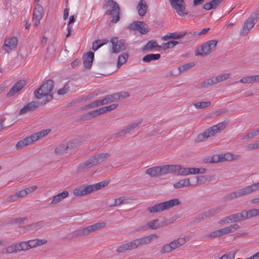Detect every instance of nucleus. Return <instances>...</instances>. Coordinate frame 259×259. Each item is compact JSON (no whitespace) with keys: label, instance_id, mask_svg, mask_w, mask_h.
Masks as SVG:
<instances>
[{"label":"nucleus","instance_id":"nucleus-63","mask_svg":"<svg viewBox=\"0 0 259 259\" xmlns=\"http://www.w3.org/2000/svg\"><path fill=\"white\" fill-rule=\"evenodd\" d=\"M259 135L258 132L256 129H255L253 130L252 132L249 133L246 136V139H250L252 138L253 137L257 136Z\"/></svg>","mask_w":259,"mask_h":259},{"label":"nucleus","instance_id":"nucleus-61","mask_svg":"<svg viewBox=\"0 0 259 259\" xmlns=\"http://www.w3.org/2000/svg\"><path fill=\"white\" fill-rule=\"evenodd\" d=\"M19 198H18V197L17 196V195L16 193L15 194H13V195H12L11 196H8L6 198V201L7 202L10 203V202H12L16 201Z\"/></svg>","mask_w":259,"mask_h":259},{"label":"nucleus","instance_id":"nucleus-32","mask_svg":"<svg viewBox=\"0 0 259 259\" xmlns=\"http://www.w3.org/2000/svg\"><path fill=\"white\" fill-rule=\"evenodd\" d=\"M143 122L142 119H138L134 122L131 123L127 125L125 127L126 128V130L127 132V133H130L131 132L134 131L137 127H138Z\"/></svg>","mask_w":259,"mask_h":259},{"label":"nucleus","instance_id":"nucleus-40","mask_svg":"<svg viewBox=\"0 0 259 259\" xmlns=\"http://www.w3.org/2000/svg\"><path fill=\"white\" fill-rule=\"evenodd\" d=\"M206 219H207V218L206 217V215H205L204 212H203L200 213L192 221H191L190 222V224L191 225H194L196 223L201 222L205 220Z\"/></svg>","mask_w":259,"mask_h":259},{"label":"nucleus","instance_id":"nucleus-38","mask_svg":"<svg viewBox=\"0 0 259 259\" xmlns=\"http://www.w3.org/2000/svg\"><path fill=\"white\" fill-rule=\"evenodd\" d=\"M75 17L74 15L71 16L69 18V21L67 24V33L66 34V37L69 36L71 35V32L73 30L72 24L75 22Z\"/></svg>","mask_w":259,"mask_h":259},{"label":"nucleus","instance_id":"nucleus-34","mask_svg":"<svg viewBox=\"0 0 259 259\" xmlns=\"http://www.w3.org/2000/svg\"><path fill=\"white\" fill-rule=\"evenodd\" d=\"M64 198H65V191H63L61 193L54 196L53 197L51 202L49 203V205L53 206L56 205Z\"/></svg>","mask_w":259,"mask_h":259},{"label":"nucleus","instance_id":"nucleus-42","mask_svg":"<svg viewBox=\"0 0 259 259\" xmlns=\"http://www.w3.org/2000/svg\"><path fill=\"white\" fill-rule=\"evenodd\" d=\"M116 97H117V95H116L115 93H114L113 94H111V95H107L105 97H104L103 98H104L105 104L110 103L111 102L117 101L118 100L117 99Z\"/></svg>","mask_w":259,"mask_h":259},{"label":"nucleus","instance_id":"nucleus-57","mask_svg":"<svg viewBox=\"0 0 259 259\" xmlns=\"http://www.w3.org/2000/svg\"><path fill=\"white\" fill-rule=\"evenodd\" d=\"M222 162L225 161H230L234 159V155L231 153L222 154Z\"/></svg>","mask_w":259,"mask_h":259},{"label":"nucleus","instance_id":"nucleus-26","mask_svg":"<svg viewBox=\"0 0 259 259\" xmlns=\"http://www.w3.org/2000/svg\"><path fill=\"white\" fill-rule=\"evenodd\" d=\"M224 207L223 205L217 206L204 212L206 218H209L221 212L223 210Z\"/></svg>","mask_w":259,"mask_h":259},{"label":"nucleus","instance_id":"nucleus-27","mask_svg":"<svg viewBox=\"0 0 259 259\" xmlns=\"http://www.w3.org/2000/svg\"><path fill=\"white\" fill-rule=\"evenodd\" d=\"M186 242V240L185 238H179L171 241L168 243V244L169 245V246L172 251L184 245Z\"/></svg>","mask_w":259,"mask_h":259},{"label":"nucleus","instance_id":"nucleus-62","mask_svg":"<svg viewBox=\"0 0 259 259\" xmlns=\"http://www.w3.org/2000/svg\"><path fill=\"white\" fill-rule=\"evenodd\" d=\"M245 148L246 149L249 151L259 148V146L258 144H257V141H256L255 143L253 144H251L247 145Z\"/></svg>","mask_w":259,"mask_h":259},{"label":"nucleus","instance_id":"nucleus-60","mask_svg":"<svg viewBox=\"0 0 259 259\" xmlns=\"http://www.w3.org/2000/svg\"><path fill=\"white\" fill-rule=\"evenodd\" d=\"M19 244L21 247L20 249L21 251H25L30 249L28 241L19 242Z\"/></svg>","mask_w":259,"mask_h":259},{"label":"nucleus","instance_id":"nucleus-30","mask_svg":"<svg viewBox=\"0 0 259 259\" xmlns=\"http://www.w3.org/2000/svg\"><path fill=\"white\" fill-rule=\"evenodd\" d=\"M109 157L110 154L108 153H99L92 156L93 159L95 161L96 165L102 162Z\"/></svg>","mask_w":259,"mask_h":259},{"label":"nucleus","instance_id":"nucleus-43","mask_svg":"<svg viewBox=\"0 0 259 259\" xmlns=\"http://www.w3.org/2000/svg\"><path fill=\"white\" fill-rule=\"evenodd\" d=\"M211 105V102L210 101H205V102H199L195 103L193 104V105L197 108V109H203L205 108L208 106H209Z\"/></svg>","mask_w":259,"mask_h":259},{"label":"nucleus","instance_id":"nucleus-36","mask_svg":"<svg viewBox=\"0 0 259 259\" xmlns=\"http://www.w3.org/2000/svg\"><path fill=\"white\" fill-rule=\"evenodd\" d=\"M190 183L189 179H185L179 181L178 182L174 184V187L175 189H180L185 187L190 186Z\"/></svg>","mask_w":259,"mask_h":259},{"label":"nucleus","instance_id":"nucleus-9","mask_svg":"<svg viewBox=\"0 0 259 259\" xmlns=\"http://www.w3.org/2000/svg\"><path fill=\"white\" fill-rule=\"evenodd\" d=\"M218 42L217 40L213 39L203 43L201 45L200 48L196 51L195 55L203 57L209 54L212 51L214 50Z\"/></svg>","mask_w":259,"mask_h":259},{"label":"nucleus","instance_id":"nucleus-22","mask_svg":"<svg viewBox=\"0 0 259 259\" xmlns=\"http://www.w3.org/2000/svg\"><path fill=\"white\" fill-rule=\"evenodd\" d=\"M26 84L24 80H20L17 82L10 89V91L7 93L8 97H11L19 92Z\"/></svg>","mask_w":259,"mask_h":259},{"label":"nucleus","instance_id":"nucleus-33","mask_svg":"<svg viewBox=\"0 0 259 259\" xmlns=\"http://www.w3.org/2000/svg\"><path fill=\"white\" fill-rule=\"evenodd\" d=\"M95 165H96V164L95 163V161H94V160L93 159V157H91L88 160L81 163L79 165L78 168L80 170H83V169H88V168H91Z\"/></svg>","mask_w":259,"mask_h":259},{"label":"nucleus","instance_id":"nucleus-24","mask_svg":"<svg viewBox=\"0 0 259 259\" xmlns=\"http://www.w3.org/2000/svg\"><path fill=\"white\" fill-rule=\"evenodd\" d=\"M93 233L91 225L87 227L80 228L74 232V236L76 237H80L88 235L89 234Z\"/></svg>","mask_w":259,"mask_h":259},{"label":"nucleus","instance_id":"nucleus-21","mask_svg":"<svg viewBox=\"0 0 259 259\" xmlns=\"http://www.w3.org/2000/svg\"><path fill=\"white\" fill-rule=\"evenodd\" d=\"M39 104L38 101H34L29 102L20 110L19 114L22 115L29 112H33L38 108Z\"/></svg>","mask_w":259,"mask_h":259},{"label":"nucleus","instance_id":"nucleus-1","mask_svg":"<svg viewBox=\"0 0 259 259\" xmlns=\"http://www.w3.org/2000/svg\"><path fill=\"white\" fill-rule=\"evenodd\" d=\"M54 88V81L51 79L46 81L41 85L34 92L36 98L40 99L45 98L41 102V104H45L51 101L53 99V94L51 93Z\"/></svg>","mask_w":259,"mask_h":259},{"label":"nucleus","instance_id":"nucleus-25","mask_svg":"<svg viewBox=\"0 0 259 259\" xmlns=\"http://www.w3.org/2000/svg\"><path fill=\"white\" fill-rule=\"evenodd\" d=\"M165 175L172 173L176 175H180L181 165H164Z\"/></svg>","mask_w":259,"mask_h":259},{"label":"nucleus","instance_id":"nucleus-54","mask_svg":"<svg viewBox=\"0 0 259 259\" xmlns=\"http://www.w3.org/2000/svg\"><path fill=\"white\" fill-rule=\"evenodd\" d=\"M42 227V223L41 222H37L36 223H33L29 226H27V229L28 230H37Z\"/></svg>","mask_w":259,"mask_h":259},{"label":"nucleus","instance_id":"nucleus-47","mask_svg":"<svg viewBox=\"0 0 259 259\" xmlns=\"http://www.w3.org/2000/svg\"><path fill=\"white\" fill-rule=\"evenodd\" d=\"M194 62H190L187 64H185L183 65L179 66L178 69L179 70L180 72H183L187 70L188 69L192 68L194 66Z\"/></svg>","mask_w":259,"mask_h":259},{"label":"nucleus","instance_id":"nucleus-2","mask_svg":"<svg viewBox=\"0 0 259 259\" xmlns=\"http://www.w3.org/2000/svg\"><path fill=\"white\" fill-rule=\"evenodd\" d=\"M103 8L105 10V14L112 18V23H116L119 20L120 8L116 2L113 0L105 1Z\"/></svg>","mask_w":259,"mask_h":259},{"label":"nucleus","instance_id":"nucleus-59","mask_svg":"<svg viewBox=\"0 0 259 259\" xmlns=\"http://www.w3.org/2000/svg\"><path fill=\"white\" fill-rule=\"evenodd\" d=\"M238 82H240L242 83H252L250 75L244 76L239 81L235 82V83Z\"/></svg>","mask_w":259,"mask_h":259},{"label":"nucleus","instance_id":"nucleus-11","mask_svg":"<svg viewBox=\"0 0 259 259\" xmlns=\"http://www.w3.org/2000/svg\"><path fill=\"white\" fill-rule=\"evenodd\" d=\"M258 18V12H255L252 14L245 22L243 28L240 32V34L241 35H246L257 22Z\"/></svg>","mask_w":259,"mask_h":259},{"label":"nucleus","instance_id":"nucleus-8","mask_svg":"<svg viewBox=\"0 0 259 259\" xmlns=\"http://www.w3.org/2000/svg\"><path fill=\"white\" fill-rule=\"evenodd\" d=\"M231 76V74L230 73H226L219 75L217 76H213L204 80L197 84L196 87L198 89L207 88L209 86L215 84L230 78Z\"/></svg>","mask_w":259,"mask_h":259},{"label":"nucleus","instance_id":"nucleus-28","mask_svg":"<svg viewBox=\"0 0 259 259\" xmlns=\"http://www.w3.org/2000/svg\"><path fill=\"white\" fill-rule=\"evenodd\" d=\"M138 14L141 16H144L147 12L148 6L144 0H140L137 7Z\"/></svg>","mask_w":259,"mask_h":259},{"label":"nucleus","instance_id":"nucleus-19","mask_svg":"<svg viewBox=\"0 0 259 259\" xmlns=\"http://www.w3.org/2000/svg\"><path fill=\"white\" fill-rule=\"evenodd\" d=\"M136 249L133 240L127 242L125 243L121 244L118 246L115 250L117 254L124 253L127 251H130Z\"/></svg>","mask_w":259,"mask_h":259},{"label":"nucleus","instance_id":"nucleus-39","mask_svg":"<svg viewBox=\"0 0 259 259\" xmlns=\"http://www.w3.org/2000/svg\"><path fill=\"white\" fill-rule=\"evenodd\" d=\"M232 216L234 223L240 222L245 220L243 210L240 212L233 214Z\"/></svg>","mask_w":259,"mask_h":259},{"label":"nucleus","instance_id":"nucleus-51","mask_svg":"<svg viewBox=\"0 0 259 259\" xmlns=\"http://www.w3.org/2000/svg\"><path fill=\"white\" fill-rule=\"evenodd\" d=\"M219 223L220 224H228L234 223L232 214L225 217L223 219L220 220Z\"/></svg>","mask_w":259,"mask_h":259},{"label":"nucleus","instance_id":"nucleus-46","mask_svg":"<svg viewBox=\"0 0 259 259\" xmlns=\"http://www.w3.org/2000/svg\"><path fill=\"white\" fill-rule=\"evenodd\" d=\"M127 203V200L124 197H121L115 199L114 203L111 205V207L119 206L121 204Z\"/></svg>","mask_w":259,"mask_h":259},{"label":"nucleus","instance_id":"nucleus-14","mask_svg":"<svg viewBox=\"0 0 259 259\" xmlns=\"http://www.w3.org/2000/svg\"><path fill=\"white\" fill-rule=\"evenodd\" d=\"M110 41L112 45V53H118L126 49V43L123 39L119 40L117 37L111 39Z\"/></svg>","mask_w":259,"mask_h":259},{"label":"nucleus","instance_id":"nucleus-6","mask_svg":"<svg viewBox=\"0 0 259 259\" xmlns=\"http://www.w3.org/2000/svg\"><path fill=\"white\" fill-rule=\"evenodd\" d=\"M181 203V201L179 199L175 198L149 206L147 207V210L150 213H156L167 210Z\"/></svg>","mask_w":259,"mask_h":259},{"label":"nucleus","instance_id":"nucleus-31","mask_svg":"<svg viewBox=\"0 0 259 259\" xmlns=\"http://www.w3.org/2000/svg\"><path fill=\"white\" fill-rule=\"evenodd\" d=\"M156 48H161L155 40H151L149 41L143 49V52H147L152 50Z\"/></svg>","mask_w":259,"mask_h":259},{"label":"nucleus","instance_id":"nucleus-49","mask_svg":"<svg viewBox=\"0 0 259 259\" xmlns=\"http://www.w3.org/2000/svg\"><path fill=\"white\" fill-rule=\"evenodd\" d=\"M172 250L169 246V245L168 243H167L161 247L159 252L161 254H164L166 253H169Z\"/></svg>","mask_w":259,"mask_h":259},{"label":"nucleus","instance_id":"nucleus-20","mask_svg":"<svg viewBox=\"0 0 259 259\" xmlns=\"http://www.w3.org/2000/svg\"><path fill=\"white\" fill-rule=\"evenodd\" d=\"M159 228H160V226L159 220L156 219L148 221L146 224L141 226L139 229V231H144L148 229L156 230Z\"/></svg>","mask_w":259,"mask_h":259},{"label":"nucleus","instance_id":"nucleus-56","mask_svg":"<svg viewBox=\"0 0 259 259\" xmlns=\"http://www.w3.org/2000/svg\"><path fill=\"white\" fill-rule=\"evenodd\" d=\"M127 132L126 130V128L124 127L123 129L119 130L117 133L113 135V136L115 138H117L119 137H123L125 135L127 134Z\"/></svg>","mask_w":259,"mask_h":259},{"label":"nucleus","instance_id":"nucleus-45","mask_svg":"<svg viewBox=\"0 0 259 259\" xmlns=\"http://www.w3.org/2000/svg\"><path fill=\"white\" fill-rule=\"evenodd\" d=\"M106 223L105 222H99L95 223L91 225L93 232L99 230L101 229L104 228L106 227Z\"/></svg>","mask_w":259,"mask_h":259},{"label":"nucleus","instance_id":"nucleus-48","mask_svg":"<svg viewBox=\"0 0 259 259\" xmlns=\"http://www.w3.org/2000/svg\"><path fill=\"white\" fill-rule=\"evenodd\" d=\"M55 152L57 155L60 156L64 154L65 152V145L61 144L55 149Z\"/></svg>","mask_w":259,"mask_h":259},{"label":"nucleus","instance_id":"nucleus-10","mask_svg":"<svg viewBox=\"0 0 259 259\" xmlns=\"http://www.w3.org/2000/svg\"><path fill=\"white\" fill-rule=\"evenodd\" d=\"M239 228L240 226L238 224H234L213 231L207 235V237L210 239L217 238L230 233H233Z\"/></svg>","mask_w":259,"mask_h":259},{"label":"nucleus","instance_id":"nucleus-3","mask_svg":"<svg viewBox=\"0 0 259 259\" xmlns=\"http://www.w3.org/2000/svg\"><path fill=\"white\" fill-rule=\"evenodd\" d=\"M227 124V123L224 121L208 128L203 133L197 136L194 140L195 142L200 143L206 141L209 137L214 136L216 134L223 130Z\"/></svg>","mask_w":259,"mask_h":259},{"label":"nucleus","instance_id":"nucleus-41","mask_svg":"<svg viewBox=\"0 0 259 259\" xmlns=\"http://www.w3.org/2000/svg\"><path fill=\"white\" fill-rule=\"evenodd\" d=\"M206 219H207V218L206 217V215H205L204 212H203L200 213L192 221H191L190 222V224L191 225H194L196 223L201 222L205 220Z\"/></svg>","mask_w":259,"mask_h":259},{"label":"nucleus","instance_id":"nucleus-53","mask_svg":"<svg viewBox=\"0 0 259 259\" xmlns=\"http://www.w3.org/2000/svg\"><path fill=\"white\" fill-rule=\"evenodd\" d=\"M116 95H117V100H119L121 99H124L127 98L130 96V94L127 92H120L118 93H116Z\"/></svg>","mask_w":259,"mask_h":259},{"label":"nucleus","instance_id":"nucleus-44","mask_svg":"<svg viewBox=\"0 0 259 259\" xmlns=\"http://www.w3.org/2000/svg\"><path fill=\"white\" fill-rule=\"evenodd\" d=\"M128 58V54H124L119 56L117 61V67L119 68L122 65L125 63Z\"/></svg>","mask_w":259,"mask_h":259},{"label":"nucleus","instance_id":"nucleus-52","mask_svg":"<svg viewBox=\"0 0 259 259\" xmlns=\"http://www.w3.org/2000/svg\"><path fill=\"white\" fill-rule=\"evenodd\" d=\"M77 142L76 140H73L72 141L68 142L66 145V151L69 149H73L77 146ZM67 152L66 151V153Z\"/></svg>","mask_w":259,"mask_h":259},{"label":"nucleus","instance_id":"nucleus-12","mask_svg":"<svg viewBox=\"0 0 259 259\" xmlns=\"http://www.w3.org/2000/svg\"><path fill=\"white\" fill-rule=\"evenodd\" d=\"M171 7L180 16H185L188 13L186 11V4L184 0H169Z\"/></svg>","mask_w":259,"mask_h":259},{"label":"nucleus","instance_id":"nucleus-58","mask_svg":"<svg viewBox=\"0 0 259 259\" xmlns=\"http://www.w3.org/2000/svg\"><path fill=\"white\" fill-rule=\"evenodd\" d=\"M2 253L11 254L14 253L12 245H9L2 250Z\"/></svg>","mask_w":259,"mask_h":259},{"label":"nucleus","instance_id":"nucleus-13","mask_svg":"<svg viewBox=\"0 0 259 259\" xmlns=\"http://www.w3.org/2000/svg\"><path fill=\"white\" fill-rule=\"evenodd\" d=\"M159 236L156 234H151L148 236H144L135 240L133 242L136 249L143 245H148L151 243L154 239H157Z\"/></svg>","mask_w":259,"mask_h":259},{"label":"nucleus","instance_id":"nucleus-64","mask_svg":"<svg viewBox=\"0 0 259 259\" xmlns=\"http://www.w3.org/2000/svg\"><path fill=\"white\" fill-rule=\"evenodd\" d=\"M213 163L222 162V154L219 155H214L212 156Z\"/></svg>","mask_w":259,"mask_h":259},{"label":"nucleus","instance_id":"nucleus-18","mask_svg":"<svg viewBox=\"0 0 259 259\" xmlns=\"http://www.w3.org/2000/svg\"><path fill=\"white\" fill-rule=\"evenodd\" d=\"M18 40L16 36L10 38L9 40L5 39V43L3 46V49L6 52H9L12 50H15L17 46Z\"/></svg>","mask_w":259,"mask_h":259},{"label":"nucleus","instance_id":"nucleus-7","mask_svg":"<svg viewBox=\"0 0 259 259\" xmlns=\"http://www.w3.org/2000/svg\"><path fill=\"white\" fill-rule=\"evenodd\" d=\"M51 132V130H43L34 134L27 137L19 141L16 145L17 149H21L24 147L32 144L39 139L45 137Z\"/></svg>","mask_w":259,"mask_h":259},{"label":"nucleus","instance_id":"nucleus-55","mask_svg":"<svg viewBox=\"0 0 259 259\" xmlns=\"http://www.w3.org/2000/svg\"><path fill=\"white\" fill-rule=\"evenodd\" d=\"M186 33L184 32H181L179 33H169V36L171 38L173 39H180L186 35Z\"/></svg>","mask_w":259,"mask_h":259},{"label":"nucleus","instance_id":"nucleus-50","mask_svg":"<svg viewBox=\"0 0 259 259\" xmlns=\"http://www.w3.org/2000/svg\"><path fill=\"white\" fill-rule=\"evenodd\" d=\"M117 106L118 104H113L106 107L100 108V110L101 111L102 113L103 114L115 109Z\"/></svg>","mask_w":259,"mask_h":259},{"label":"nucleus","instance_id":"nucleus-29","mask_svg":"<svg viewBox=\"0 0 259 259\" xmlns=\"http://www.w3.org/2000/svg\"><path fill=\"white\" fill-rule=\"evenodd\" d=\"M243 212L245 220H249L259 215V209L253 208L248 210H243Z\"/></svg>","mask_w":259,"mask_h":259},{"label":"nucleus","instance_id":"nucleus-4","mask_svg":"<svg viewBox=\"0 0 259 259\" xmlns=\"http://www.w3.org/2000/svg\"><path fill=\"white\" fill-rule=\"evenodd\" d=\"M108 184V182L102 181L95 184L90 185L86 186L81 185L74 189L73 193L76 196L81 197L98 191L105 187Z\"/></svg>","mask_w":259,"mask_h":259},{"label":"nucleus","instance_id":"nucleus-15","mask_svg":"<svg viewBox=\"0 0 259 259\" xmlns=\"http://www.w3.org/2000/svg\"><path fill=\"white\" fill-rule=\"evenodd\" d=\"M145 173L151 178L159 177L165 175L164 165L148 168L145 170Z\"/></svg>","mask_w":259,"mask_h":259},{"label":"nucleus","instance_id":"nucleus-35","mask_svg":"<svg viewBox=\"0 0 259 259\" xmlns=\"http://www.w3.org/2000/svg\"><path fill=\"white\" fill-rule=\"evenodd\" d=\"M161 56L159 54H149L146 56H145L143 59L142 61L144 62H150L152 61L157 60L160 59Z\"/></svg>","mask_w":259,"mask_h":259},{"label":"nucleus","instance_id":"nucleus-17","mask_svg":"<svg viewBox=\"0 0 259 259\" xmlns=\"http://www.w3.org/2000/svg\"><path fill=\"white\" fill-rule=\"evenodd\" d=\"M129 28L131 29L138 30L143 34L147 33L149 31L148 25L143 21L133 22L130 25Z\"/></svg>","mask_w":259,"mask_h":259},{"label":"nucleus","instance_id":"nucleus-5","mask_svg":"<svg viewBox=\"0 0 259 259\" xmlns=\"http://www.w3.org/2000/svg\"><path fill=\"white\" fill-rule=\"evenodd\" d=\"M259 190V182L253 183L241 189L232 192L226 196L227 200H232L253 193Z\"/></svg>","mask_w":259,"mask_h":259},{"label":"nucleus","instance_id":"nucleus-16","mask_svg":"<svg viewBox=\"0 0 259 259\" xmlns=\"http://www.w3.org/2000/svg\"><path fill=\"white\" fill-rule=\"evenodd\" d=\"M44 16V8L39 4H37L33 11V25L37 26L40 23V20Z\"/></svg>","mask_w":259,"mask_h":259},{"label":"nucleus","instance_id":"nucleus-37","mask_svg":"<svg viewBox=\"0 0 259 259\" xmlns=\"http://www.w3.org/2000/svg\"><path fill=\"white\" fill-rule=\"evenodd\" d=\"M101 111L100 110V108L98 109H96L92 111H90L84 115V118L86 120L91 119L92 118H94L100 114H102Z\"/></svg>","mask_w":259,"mask_h":259},{"label":"nucleus","instance_id":"nucleus-23","mask_svg":"<svg viewBox=\"0 0 259 259\" xmlns=\"http://www.w3.org/2000/svg\"><path fill=\"white\" fill-rule=\"evenodd\" d=\"M94 58V53L90 51L83 56V66L86 69H90L92 65L93 61Z\"/></svg>","mask_w":259,"mask_h":259}]
</instances>
